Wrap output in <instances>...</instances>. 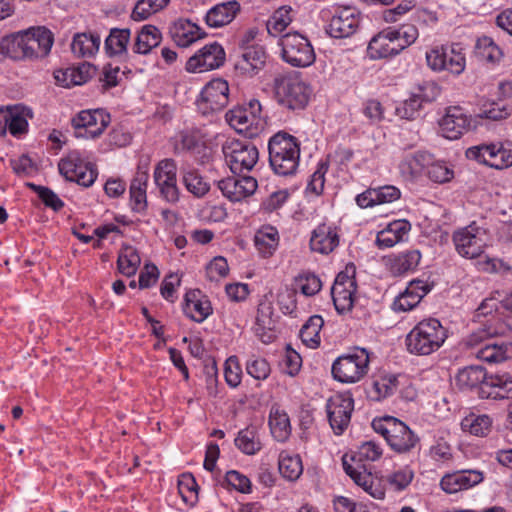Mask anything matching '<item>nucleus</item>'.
<instances>
[{
    "mask_svg": "<svg viewBox=\"0 0 512 512\" xmlns=\"http://www.w3.org/2000/svg\"><path fill=\"white\" fill-rule=\"evenodd\" d=\"M340 236L334 224L322 223L312 232L310 247L312 251L320 254H329L339 245Z\"/></svg>",
    "mask_w": 512,
    "mask_h": 512,
    "instance_id": "obj_25",
    "label": "nucleus"
},
{
    "mask_svg": "<svg viewBox=\"0 0 512 512\" xmlns=\"http://www.w3.org/2000/svg\"><path fill=\"white\" fill-rule=\"evenodd\" d=\"M493 419L487 414L470 413L461 421V429L477 437L487 436L492 428Z\"/></svg>",
    "mask_w": 512,
    "mask_h": 512,
    "instance_id": "obj_42",
    "label": "nucleus"
},
{
    "mask_svg": "<svg viewBox=\"0 0 512 512\" xmlns=\"http://www.w3.org/2000/svg\"><path fill=\"white\" fill-rule=\"evenodd\" d=\"M432 289V285L420 279L410 281L406 289L393 302L394 311L407 312L414 309Z\"/></svg>",
    "mask_w": 512,
    "mask_h": 512,
    "instance_id": "obj_23",
    "label": "nucleus"
},
{
    "mask_svg": "<svg viewBox=\"0 0 512 512\" xmlns=\"http://www.w3.org/2000/svg\"><path fill=\"white\" fill-rule=\"evenodd\" d=\"M91 65L83 64L79 67H69L57 70L54 73L55 81L58 85L69 88L74 85H81L88 81Z\"/></svg>",
    "mask_w": 512,
    "mask_h": 512,
    "instance_id": "obj_40",
    "label": "nucleus"
},
{
    "mask_svg": "<svg viewBox=\"0 0 512 512\" xmlns=\"http://www.w3.org/2000/svg\"><path fill=\"white\" fill-rule=\"evenodd\" d=\"M431 160V154L424 151L408 153L398 164L399 173L404 180L414 181L421 176Z\"/></svg>",
    "mask_w": 512,
    "mask_h": 512,
    "instance_id": "obj_31",
    "label": "nucleus"
},
{
    "mask_svg": "<svg viewBox=\"0 0 512 512\" xmlns=\"http://www.w3.org/2000/svg\"><path fill=\"white\" fill-rule=\"evenodd\" d=\"M229 103V85L221 78L208 82L197 100V108L203 115L222 111Z\"/></svg>",
    "mask_w": 512,
    "mask_h": 512,
    "instance_id": "obj_15",
    "label": "nucleus"
},
{
    "mask_svg": "<svg viewBox=\"0 0 512 512\" xmlns=\"http://www.w3.org/2000/svg\"><path fill=\"white\" fill-rule=\"evenodd\" d=\"M397 377L395 375H381L372 382L371 394L373 399L379 401L391 396L397 389Z\"/></svg>",
    "mask_w": 512,
    "mask_h": 512,
    "instance_id": "obj_55",
    "label": "nucleus"
},
{
    "mask_svg": "<svg viewBox=\"0 0 512 512\" xmlns=\"http://www.w3.org/2000/svg\"><path fill=\"white\" fill-rule=\"evenodd\" d=\"M328 171V165L319 163L317 169L310 176L306 186V193L311 196H320L324 190L325 174Z\"/></svg>",
    "mask_w": 512,
    "mask_h": 512,
    "instance_id": "obj_60",
    "label": "nucleus"
},
{
    "mask_svg": "<svg viewBox=\"0 0 512 512\" xmlns=\"http://www.w3.org/2000/svg\"><path fill=\"white\" fill-rule=\"evenodd\" d=\"M472 128V117L460 106H450L439 120V129L443 137L449 140L459 139Z\"/></svg>",
    "mask_w": 512,
    "mask_h": 512,
    "instance_id": "obj_19",
    "label": "nucleus"
},
{
    "mask_svg": "<svg viewBox=\"0 0 512 512\" xmlns=\"http://www.w3.org/2000/svg\"><path fill=\"white\" fill-rule=\"evenodd\" d=\"M58 168L60 174L68 181L76 182L83 187H90L98 176L96 167L90 162H85L77 150L62 158Z\"/></svg>",
    "mask_w": 512,
    "mask_h": 512,
    "instance_id": "obj_13",
    "label": "nucleus"
},
{
    "mask_svg": "<svg viewBox=\"0 0 512 512\" xmlns=\"http://www.w3.org/2000/svg\"><path fill=\"white\" fill-rule=\"evenodd\" d=\"M170 34L175 44L183 48L203 37L200 28L187 19H179L174 22Z\"/></svg>",
    "mask_w": 512,
    "mask_h": 512,
    "instance_id": "obj_33",
    "label": "nucleus"
},
{
    "mask_svg": "<svg viewBox=\"0 0 512 512\" xmlns=\"http://www.w3.org/2000/svg\"><path fill=\"white\" fill-rule=\"evenodd\" d=\"M153 180L159 196L167 203L175 205L180 200V189L177 185V165L175 160H160L153 172Z\"/></svg>",
    "mask_w": 512,
    "mask_h": 512,
    "instance_id": "obj_14",
    "label": "nucleus"
},
{
    "mask_svg": "<svg viewBox=\"0 0 512 512\" xmlns=\"http://www.w3.org/2000/svg\"><path fill=\"white\" fill-rule=\"evenodd\" d=\"M324 320L320 315L311 316L300 330L302 342L309 348H317L320 345V331Z\"/></svg>",
    "mask_w": 512,
    "mask_h": 512,
    "instance_id": "obj_47",
    "label": "nucleus"
},
{
    "mask_svg": "<svg viewBox=\"0 0 512 512\" xmlns=\"http://www.w3.org/2000/svg\"><path fill=\"white\" fill-rule=\"evenodd\" d=\"M141 263V258L137 250L132 246H124L121 248L117 267L121 274L127 277L135 275Z\"/></svg>",
    "mask_w": 512,
    "mask_h": 512,
    "instance_id": "obj_46",
    "label": "nucleus"
},
{
    "mask_svg": "<svg viewBox=\"0 0 512 512\" xmlns=\"http://www.w3.org/2000/svg\"><path fill=\"white\" fill-rule=\"evenodd\" d=\"M229 273V266L224 257L217 256L213 258L206 266V276L212 282H218L225 278Z\"/></svg>",
    "mask_w": 512,
    "mask_h": 512,
    "instance_id": "obj_61",
    "label": "nucleus"
},
{
    "mask_svg": "<svg viewBox=\"0 0 512 512\" xmlns=\"http://www.w3.org/2000/svg\"><path fill=\"white\" fill-rule=\"evenodd\" d=\"M348 455H344L342 462L345 472L354 480V482L363 487L365 491H369L372 488V478L370 474L365 471H360V467H354L349 464L347 460Z\"/></svg>",
    "mask_w": 512,
    "mask_h": 512,
    "instance_id": "obj_63",
    "label": "nucleus"
},
{
    "mask_svg": "<svg viewBox=\"0 0 512 512\" xmlns=\"http://www.w3.org/2000/svg\"><path fill=\"white\" fill-rule=\"evenodd\" d=\"M271 434L279 442L286 441L291 434L290 419L286 412L272 408L269 415Z\"/></svg>",
    "mask_w": 512,
    "mask_h": 512,
    "instance_id": "obj_44",
    "label": "nucleus"
},
{
    "mask_svg": "<svg viewBox=\"0 0 512 512\" xmlns=\"http://www.w3.org/2000/svg\"><path fill=\"white\" fill-rule=\"evenodd\" d=\"M54 39L52 33L45 27H32L17 32L1 44L7 55L15 60L34 59L47 56L52 48Z\"/></svg>",
    "mask_w": 512,
    "mask_h": 512,
    "instance_id": "obj_2",
    "label": "nucleus"
},
{
    "mask_svg": "<svg viewBox=\"0 0 512 512\" xmlns=\"http://www.w3.org/2000/svg\"><path fill=\"white\" fill-rule=\"evenodd\" d=\"M217 187L224 197L232 202H239L253 195L258 184L252 176H231L219 180Z\"/></svg>",
    "mask_w": 512,
    "mask_h": 512,
    "instance_id": "obj_22",
    "label": "nucleus"
},
{
    "mask_svg": "<svg viewBox=\"0 0 512 512\" xmlns=\"http://www.w3.org/2000/svg\"><path fill=\"white\" fill-rule=\"evenodd\" d=\"M198 484L190 473H184L178 480V492L183 502L193 507L198 502Z\"/></svg>",
    "mask_w": 512,
    "mask_h": 512,
    "instance_id": "obj_54",
    "label": "nucleus"
},
{
    "mask_svg": "<svg viewBox=\"0 0 512 512\" xmlns=\"http://www.w3.org/2000/svg\"><path fill=\"white\" fill-rule=\"evenodd\" d=\"M355 271L346 268L337 274L335 281L331 288V295L335 309L338 313L344 314L351 311L357 289L356 280L354 277Z\"/></svg>",
    "mask_w": 512,
    "mask_h": 512,
    "instance_id": "obj_17",
    "label": "nucleus"
},
{
    "mask_svg": "<svg viewBox=\"0 0 512 512\" xmlns=\"http://www.w3.org/2000/svg\"><path fill=\"white\" fill-rule=\"evenodd\" d=\"M448 331L436 318L419 321L406 335L405 345L412 355L428 356L438 351L446 339Z\"/></svg>",
    "mask_w": 512,
    "mask_h": 512,
    "instance_id": "obj_4",
    "label": "nucleus"
},
{
    "mask_svg": "<svg viewBox=\"0 0 512 512\" xmlns=\"http://www.w3.org/2000/svg\"><path fill=\"white\" fill-rule=\"evenodd\" d=\"M222 151L234 174L251 171L259 159L257 147L248 141L229 139L223 144Z\"/></svg>",
    "mask_w": 512,
    "mask_h": 512,
    "instance_id": "obj_12",
    "label": "nucleus"
},
{
    "mask_svg": "<svg viewBox=\"0 0 512 512\" xmlns=\"http://www.w3.org/2000/svg\"><path fill=\"white\" fill-rule=\"evenodd\" d=\"M506 331V324L499 318H492L482 323L467 335L462 343L465 348L473 350V354L481 361L489 364L501 363L509 358L510 345L494 340Z\"/></svg>",
    "mask_w": 512,
    "mask_h": 512,
    "instance_id": "obj_1",
    "label": "nucleus"
},
{
    "mask_svg": "<svg viewBox=\"0 0 512 512\" xmlns=\"http://www.w3.org/2000/svg\"><path fill=\"white\" fill-rule=\"evenodd\" d=\"M269 164L279 176L296 174L300 162V142L286 131L275 133L268 142Z\"/></svg>",
    "mask_w": 512,
    "mask_h": 512,
    "instance_id": "obj_3",
    "label": "nucleus"
},
{
    "mask_svg": "<svg viewBox=\"0 0 512 512\" xmlns=\"http://www.w3.org/2000/svg\"><path fill=\"white\" fill-rule=\"evenodd\" d=\"M299 290L305 296L316 295L322 287V282L317 275L310 272H303L295 278Z\"/></svg>",
    "mask_w": 512,
    "mask_h": 512,
    "instance_id": "obj_58",
    "label": "nucleus"
},
{
    "mask_svg": "<svg viewBox=\"0 0 512 512\" xmlns=\"http://www.w3.org/2000/svg\"><path fill=\"white\" fill-rule=\"evenodd\" d=\"M367 52L371 59L395 56L401 52L394 35V28H387L375 35L369 42Z\"/></svg>",
    "mask_w": 512,
    "mask_h": 512,
    "instance_id": "obj_26",
    "label": "nucleus"
},
{
    "mask_svg": "<svg viewBox=\"0 0 512 512\" xmlns=\"http://www.w3.org/2000/svg\"><path fill=\"white\" fill-rule=\"evenodd\" d=\"M278 230L270 225L262 226L254 236V244L262 258L271 257L279 246Z\"/></svg>",
    "mask_w": 512,
    "mask_h": 512,
    "instance_id": "obj_37",
    "label": "nucleus"
},
{
    "mask_svg": "<svg viewBox=\"0 0 512 512\" xmlns=\"http://www.w3.org/2000/svg\"><path fill=\"white\" fill-rule=\"evenodd\" d=\"M225 482L229 487L240 493L249 494L252 491L250 479L236 470H230L226 473Z\"/></svg>",
    "mask_w": 512,
    "mask_h": 512,
    "instance_id": "obj_62",
    "label": "nucleus"
},
{
    "mask_svg": "<svg viewBox=\"0 0 512 512\" xmlns=\"http://www.w3.org/2000/svg\"><path fill=\"white\" fill-rule=\"evenodd\" d=\"M239 10L240 4L236 0L217 4L207 12L206 23L213 28L222 27L229 24Z\"/></svg>",
    "mask_w": 512,
    "mask_h": 512,
    "instance_id": "obj_34",
    "label": "nucleus"
},
{
    "mask_svg": "<svg viewBox=\"0 0 512 512\" xmlns=\"http://www.w3.org/2000/svg\"><path fill=\"white\" fill-rule=\"evenodd\" d=\"M292 9L289 6H282L278 8L267 21V31L271 36H282V32L286 30L292 22L291 16Z\"/></svg>",
    "mask_w": 512,
    "mask_h": 512,
    "instance_id": "obj_52",
    "label": "nucleus"
},
{
    "mask_svg": "<svg viewBox=\"0 0 512 512\" xmlns=\"http://www.w3.org/2000/svg\"><path fill=\"white\" fill-rule=\"evenodd\" d=\"M496 294L498 297L491 296L485 298L477 308L475 317L480 322V325L482 323H486L492 318H499L501 321H503L499 312V309L502 308V299H500L501 295L499 292H496Z\"/></svg>",
    "mask_w": 512,
    "mask_h": 512,
    "instance_id": "obj_53",
    "label": "nucleus"
},
{
    "mask_svg": "<svg viewBox=\"0 0 512 512\" xmlns=\"http://www.w3.org/2000/svg\"><path fill=\"white\" fill-rule=\"evenodd\" d=\"M273 94L282 109L295 112L307 106L311 89L296 75H280L274 79Z\"/></svg>",
    "mask_w": 512,
    "mask_h": 512,
    "instance_id": "obj_5",
    "label": "nucleus"
},
{
    "mask_svg": "<svg viewBox=\"0 0 512 512\" xmlns=\"http://www.w3.org/2000/svg\"><path fill=\"white\" fill-rule=\"evenodd\" d=\"M483 481V473L478 470H461L445 474L441 481V489L448 494H455L470 489Z\"/></svg>",
    "mask_w": 512,
    "mask_h": 512,
    "instance_id": "obj_24",
    "label": "nucleus"
},
{
    "mask_svg": "<svg viewBox=\"0 0 512 512\" xmlns=\"http://www.w3.org/2000/svg\"><path fill=\"white\" fill-rule=\"evenodd\" d=\"M234 442L236 447L246 455H254L262 448L259 433L255 426H248L240 430Z\"/></svg>",
    "mask_w": 512,
    "mask_h": 512,
    "instance_id": "obj_43",
    "label": "nucleus"
},
{
    "mask_svg": "<svg viewBox=\"0 0 512 512\" xmlns=\"http://www.w3.org/2000/svg\"><path fill=\"white\" fill-rule=\"evenodd\" d=\"M360 24V13L354 7L337 8L326 27L333 38H349L356 33Z\"/></svg>",
    "mask_w": 512,
    "mask_h": 512,
    "instance_id": "obj_20",
    "label": "nucleus"
},
{
    "mask_svg": "<svg viewBox=\"0 0 512 512\" xmlns=\"http://www.w3.org/2000/svg\"><path fill=\"white\" fill-rule=\"evenodd\" d=\"M487 374L483 367L471 365L460 369L455 375V385L462 391H469L484 385Z\"/></svg>",
    "mask_w": 512,
    "mask_h": 512,
    "instance_id": "obj_35",
    "label": "nucleus"
},
{
    "mask_svg": "<svg viewBox=\"0 0 512 512\" xmlns=\"http://www.w3.org/2000/svg\"><path fill=\"white\" fill-rule=\"evenodd\" d=\"M110 115L103 109L83 110L73 119L77 138H97L110 124Z\"/></svg>",
    "mask_w": 512,
    "mask_h": 512,
    "instance_id": "obj_16",
    "label": "nucleus"
},
{
    "mask_svg": "<svg viewBox=\"0 0 512 512\" xmlns=\"http://www.w3.org/2000/svg\"><path fill=\"white\" fill-rule=\"evenodd\" d=\"M425 58L434 72L448 71L458 76L466 67L465 55L458 44L435 45L426 51Z\"/></svg>",
    "mask_w": 512,
    "mask_h": 512,
    "instance_id": "obj_8",
    "label": "nucleus"
},
{
    "mask_svg": "<svg viewBox=\"0 0 512 512\" xmlns=\"http://www.w3.org/2000/svg\"><path fill=\"white\" fill-rule=\"evenodd\" d=\"M225 51L214 42L205 45L186 62V70L191 73H202L219 68L224 64Z\"/></svg>",
    "mask_w": 512,
    "mask_h": 512,
    "instance_id": "obj_21",
    "label": "nucleus"
},
{
    "mask_svg": "<svg viewBox=\"0 0 512 512\" xmlns=\"http://www.w3.org/2000/svg\"><path fill=\"white\" fill-rule=\"evenodd\" d=\"M101 38L97 33H76L71 43V51L78 58H91L99 50Z\"/></svg>",
    "mask_w": 512,
    "mask_h": 512,
    "instance_id": "obj_36",
    "label": "nucleus"
},
{
    "mask_svg": "<svg viewBox=\"0 0 512 512\" xmlns=\"http://www.w3.org/2000/svg\"><path fill=\"white\" fill-rule=\"evenodd\" d=\"M421 260L418 250H410L395 256L390 263V270L394 275H403L416 269Z\"/></svg>",
    "mask_w": 512,
    "mask_h": 512,
    "instance_id": "obj_48",
    "label": "nucleus"
},
{
    "mask_svg": "<svg viewBox=\"0 0 512 512\" xmlns=\"http://www.w3.org/2000/svg\"><path fill=\"white\" fill-rule=\"evenodd\" d=\"M426 169L428 178L435 183L443 184L454 177L453 169L445 161H430Z\"/></svg>",
    "mask_w": 512,
    "mask_h": 512,
    "instance_id": "obj_57",
    "label": "nucleus"
},
{
    "mask_svg": "<svg viewBox=\"0 0 512 512\" xmlns=\"http://www.w3.org/2000/svg\"><path fill=\"white\" fill-rule=\"evenodd\" d=\"M182 182L186 190L196 198L204 197L210 190L209 183L194 168H187L182 170Z\"/></svg>",
    "mask_w": 512,
    "mask_h": 512,
    "instance_id": "obj_45",
    "label": "nucleus"
},
{
    "mask_svg": "<svg viewBox=\"0 0 512 512\" xmlns=\"http://www.w3.org/2000/svg\"><path fill=\"white\" fill-rule=\"evenodd\" d=\"M372 427L381 434L390 448L396 453L412 451L420 442L419 437L401 420L393 416L374 419Z\"/></svg>",
    "mask_w": 512,
    "mask_h": 512,
    "instance_id": "obj_6",
    "label": "nucleus"
},
{
    "mask_svg": "<svg viewBox=\"0 0 512 512\" xmlns=\"http://www.w3.org/2000/svg\"><path fill=\"white\" fill-rule=\"evenodd\" d=\"M162 39L160 30L153 25H144L137 33L132 50L137 54H148L157 47Z\"/></svg>",
    "mask_w": 512,
    "mask_h": 512,
    "instance_id": "obj_39",
    "label": "nucleus"
},
{
    "mask_svg": "<svg viewBox=\"0 0 512 512\" xmlns=\"http://www.w3.org/2000/svg\"><path fill=\"white\" fill-rule=\"evenodd\" d=\"M130 38V29L112 28L104 42L106 53L111 57L126 54Z\"/></svg>",
    "mask_w": 512,
    "mask_h": 512,
    "instance_id": "obj_41",
    "label": "nucleus"
},
{
    "mask_svg": "<svg viewBox=\"0 0 512 512\" xmlns=\"http://www.w3.org/2000/svg\"><path fill=\"white\" fill-rule=\"evenodd\" d=\"M261 113L260 102L252 99L245 105L229 110L225 118L228 124L237 132L253 137L264 128L265 122Z\"/></svg>",
    "mask_w": 512,
    "mask_h": 512,
    "instance_id": "obj_9",
    "label": "nucleus"
},
{
    "mask_svg": "<svg viewBox=\"0 0 512 512\" xmlns=\"http://www.w3.org/2000/svg\"><path fill=\"white\" fill-rule=\"evenodd\" d=\"M301 365L302 359L299 353L288 346L280 363L282 371L289 376H295L300 371Z\"/></svg>",
    "mask_w": 512,
    "mask_h": 512,
    "instance_id": "obj_64",
    "label": "nucleus"
},
{
    "mask_svg": "<svg viewBox=\"0 0 512 512\" xmlns=\"http://www.w3.org/2000/svg\"><path fill=\"white\" fill-rule=\"evenodd\" d=\"M489 234L484 227L472 222L453 233V243L458 254L474 259L481 256L488 246Z\"/></svg>",
    "mask_w": 512,
    "mask_h": 512,
    "instance_id": "obj_11",
    "label": "nucleus"
},
{
    "mask_svg": "<svg viewBox=\"0 0 512 512\" xmlns=\"http://www.w3.org/2000/svg\"><path fill=\"white\" fill-rule=\"evenodd\" d=\"M276 316L271 303L262 302L258 306L254 331L265 344L273 342L276 337Z\"/></svg>",
    "mask_w": 512,
    "mask_h": 512,
    "instance_id": "obj_27",
    "label": "nucleus"
},
{
    "mask_svg": "<svg viewBox=\"0 0 512 512\" xmlns=\"http://www.w3.org/2000/svg\"><path fill=\"white\" fill-rule=\"evenodd\" d=\"M411 230V224L405 219L396 220L377 233L376 245L379 248H390L402 241Z\"/></svg>",
    "mask_w": 512,
    "mask_h": 512,
    "instance_id": "obj_32",
    "label": "nucleus"
},
{
    "mask_svg": "<svg viewBox=\"0 0 512 512\" xmlns=\"http://www.w3.org/2000/svg\"><path fill=\"white\" fill-rule=\"evenodd\" d=\"M282 59L294 67H308L315 61L310 41L298 32L286 33L279 38Z\"/></svg>",
    "mask_w": 512,
    "mask_h": 512,
    "instance_id": "obj_10",
    "label": "nucleus"
},
{
    "mask_svg": "<svg viewBox=\"0 0 512 512\" xmlns=\"http://www.w3.org/2000/svg\"><path fill=\"white\" fill-rule=\"evenodd\" d=\"M183 311L187 317L201 323L212 314V306L208 297L195 289L185 294Z\"/></svg>",
    "mask_w": 512,
    "mask_h": 512,
    "instance_id": "obj_29",
    "label": "nucleus"
},
{
    "mask_svg": "<svg viewBox=\"0 0 512 512\" xmlns=\"http://www.w3.org/2000/svg\"><path fill=\"white\" fill-rule=\"evenodd\" d=\"M148 179L147 171L138 170L130 184L131 207L137 213H144L148 206L146 194Z\"/></svg>",
    "mask_w": 512,
    "mask_h": 512,
    "instance_id": "obj_38",
    "label": "nucleus"
},
{
    "mask_svg": "<svg viewBox=\"0 0 512 512\" xmlns=\"http://www.w3.org/2000/svg\"><path fill=\"white\" fill-rule=\"evenodd\" d=\"M354 400L350 395L335 394L326 403L329 424L336 435H342L351 421Z\"/></svg>",
    "mask_w": 512,
    "mask_h": 512,
    "instance_id": "obj_18",
    "label": "nucleus"
},
{
    "mask_svg": "<svg viewBox=\"0 0 512 512\" xmlns=\"http://www.w3.org/2000/svg\"><path fill=\"white\" fill-rule=\"evenodd\" d=\"M481 396L491 399L512 398V375L507 372L487 375Z\"/></svg>",
    "mask_w": 512,
    "mask_h": 512,
    "instance_id": "obj_30",
    "label": "nucleus"
},
{
    "mask_svg": "<svg viewBox=\"0 0 512 512\" xmlns=\"http://www.w3.org/2000/svg\"><path fill=\"white\" fill-rule=\"evenodd\" d=\"M27 127V120L18 111H0L1 131L5 132L8 129L13 136H19L26 132Z\"/></svg>",
    "mask_w": 512,
    "mask_h": 512,
    "instance_id": "obj_50",
    "label": "nucleus"
},
{
    "mask_svg": "<svg viewBox=\"0 0 512 512\" xmlns=\"http://www.w3.org/2000/svg\"><path fill=\"white\" fill-rule=\"evenodd\" d=\"M475 53L479 60L493 65L498 63L503 56L502 50L496 45L492 38L487 36H483L477 40Z\"/></svg>",
    "mask_w": 512,
    "mask_h": 512,
    "instance_id": "obj_51",
    "label": "nucleus"
},
{
    "mask_svg": "<svg viewBox=\"0 0 512 512\" xmlns=\"http://www.w3.org/2000/svg\"><path fill=\"white\" fill-rule=\"evenodd\" d=\"M383 454L382 447L373 440L363 442L355 455L351 456V460L357 459L359 462L377 461Z\"/></svg>",
    "mask_w": 512,
    "mask_h": 512,
    "instance_id": "obj_59",
    "label": "nucleus"
},
{
    "mask_svg": "<svg viewBox=\"0 0 512 512\" xmlns=\"http://www.w3.org/2000/svg\"><path fill=\"white\" fill-rule=\"evenodd\" d=\"M278 464L281 475L290 481L297 480L303 473L302 460L299 455L283 451L279 455Z\"/></svg>",
    "mask_w": 512,
    "mask_h": 512,
    "instance_id": "obj_49",
    "label": "nucleus"
},
{
    "mask_svg": "<svg viewBox=\"0 0 512 512\" xmlns=\"http://www.w3.org/2000/svg\"><path fill=\"white\" fill-rule=\"evenodd\" d=\"M266 62V52L261 45L243 47L239 54L235 68L248 76L255 75Z\"/></svg>",
    "mask_w": 512,
    "mask_h": 512,
    "instance_id": "obj_28",
    "label": "nucleus"
},
{
    "mask_svg": "<svg viewBox=\"0 0 512 512\" xmlns=\"http://www.w3.org/2000/svg\"><path fill=\"white\" fill-rule=\"evenodd\" d=\"M370 357L367 349L356 347L352 352L339 356L332 364L333 378L344 384L361 381L369 371Z\"/></svg>",
    "mask_w": 512,
    "mask_h": 512,
    "instance_id": "obj_7",
    "label": "nucleus"
},
{
    "mask_svg": "<svg viewBox=\"0 0 512 512\" xmlns=\"http://www.w3.org/2000/svg\"><path fill=\"white\" fill-rule=\"evenodd\" d=\"M501 143L480 144L469 147L465 155L469 160H474L480 164L488 165L492 159V155L499 152Z\"/></svg>",
    "mask_w": 512,
    "mask_h": 512,
    "instance_id": "obj_56",
    "label": "nucleus"
}]
</instances>
